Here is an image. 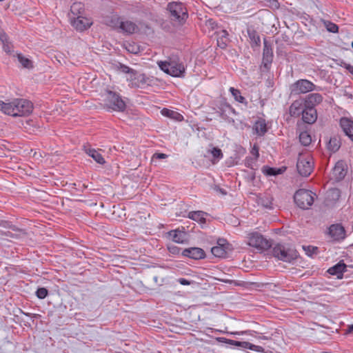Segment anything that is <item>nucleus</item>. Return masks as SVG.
Masks as SVG:
<instances>
[{"mask_svg":"<svg viewBox=\"0 0 353 353\" xmlns=\"http://www.w3.org/2000/svg\"><path fill=\"white\" fill-rule=\"evenodd\" d=\"M32 103L25 99L0 101V111L14 117L28 116L32 112Z\"/></svg>","mask_w":353,"mask_h":353,"instance_id":"nucleus-1","label":"nucleus"},{"mask_svg":"<svg viewBox=\"0 0 353 353\" xmlns=\"http://www.w3.org/2000/svg\"><path fill=\"white\" fill-rule=\"evenodd\" d=\"M102 97L104 105L107 108L117 112L125 110V103L118 93L107 90L104 91Z\"/></svg>","mask_w":353,"mask_h":353,"instance_id":"nucleus-2","label":"nucleus"},{"mask_svg":"<svg viewBox=\"0 0 353 353\" xmlns=\"http://www.w3.org/2000/svg\"><path fill=\"white\" fill-rule=\"evenodd\" d=\"M158 65L164 72L174 77H183L185 71L184 65L176 61H159Z\"/></svg>","mask_w":353,"mask_h":353,"instance_id":"nucleus-3","label":"nucleus"},{"mask_svg":"<svg viewBox=\"0 0 353 353\" xmlns=\"http://www.w3.org/2000/svg\"><path fill=\"white\" fill-rule=\"evenodd\" d=\"M316 194L310 190L300 189L294 196V202L302 209H308L314 203Z\"/></svg>","mask_w":353,"mask_h":353,"instance_id":"nucleus-4","label":"nucleus"},{"mask_svg":"<svg viewBox=\"0 0 353 353\" xmlns=\"http://www.w3.org/2000/svg\"><path fill=\"white\" fill-rule=\"evenodd\" d=\"M167 9L172 19L179 23H183L188 17L186 8L181 2H170L168 4Z\"/></svg>","mask_w":353,"mask_h":353,"instance_id":"nucleus-5","label":"nucleus"},{"mask_svg":"<svg viewBox=\"0 0 353 353\" xmlns=\"http://www.w3.org/2000/svg\"><path fill=\"white\" fill-rule=\"evenodd\" d=\"M274 256L285 262H291L297 257V252L294 248H286L278 244L272 250Z\"/></svg>","mask_w":353,"mask_h":353,"instance_id":"nucleus-6","label":"nucleus"},{"mask_svg":"<svg viewBox=\"0 0 353 353\" xmlns=\"http://www.w3.org/2000/svg\"><path fill=\"white\" fill-rule=\"evenodd\" d=\"M296 168L301 175L303 176H309L314 168L312 157L310 154H300L298 158Z\"/></svg>","mask_w":353,"mask_h":353,"instance_id":"nucleus-7","label":"nucleus"},{"mask_svg":"<svg viewBox=\"0 0 353 353\" xmlns=\"http://www.w3.org/2000/svg\"><path fill=\"white\" fill-rule=\"evenodd\" d=\"M248 245L259 250H268L272 246L271 241L264 238L258 232H252L248 234Z\"/></svg>","mask_w":353,"mask_h":353,"instance_id":"nucleus-8","label":"nucleus"},{"mask_svg":"<svg viewBox=\"0 0 353 353\" xmlns=\"http://www.w3.org/2000/svg\"><path fill=\"white\" fill-rule=\"evenodd\" d=\"M130 81V85L132 88H145L150 85L151 80L144 74H140L136 71L128 78Z\"/></svg>","mask_w":353,"mask_h":353,"instance_id":"nucleus-9","label":"nucleus"},{"mask_svg":"<svg viewBox=\"0 0 353 353\" xmlns=\"http://www.w3.org/2000/svg\"><path fill=\"white\" fill-rule=\"evenodd\" d=\"M314 84L306 79H300L291 86V92L294 94H305L314 89Z\"/></svg>","mask_w":353,"mask_h":353,"instance_id":"nucleus-10","label":"nucleus"},{"mask_svg":"<svg viewBox=\"0 0 353 353\" xmlns=\"http://www.w3.org/2000/svg\"><path fill=\"white\" fill-rule=\"evenodd\" d=\"M72 26L78 31H83L88 29L92 24L90 18L83 15H78L77 17L70 19Z\"/></svg>","mask_w":353,"mask_h":353,"instance_id":"nucleus-11","label":"nucleus"},{"mask_svg":"<svg viewBox=\"0 0 353 353\" xmlns=\"http://www.w3.org/2000/svg\"><path fill=\"white\" fill-rule=\"evenodd\" d=\"M328 234L335 241H343L346 236L344 227L339 223L331 225L328 228Z\"/></svg>","mask_w":353,"mask_h":353,"instance_id":"nucleus-12","label":"nucleus"},{"mask_svg":"<svg viewBox=\"0 0 353 353\" xmlns=\"http://www.w3.org/2000/svg\"><path fill=\"white\" fill-rule=\"evenodd\" d=\"M347 170V164L344 161H337L332 169L331 179L336 181H341L345 176Z\"/></svg>","mask_w":353,"mask_h":353,"instance_id":"nucleus-13","label":"nucleus"},{"mask_svg":"<svg viewBox=\"0 0 353 353\" xmlns=\"http://www.w3.org/2000/svg\"><path fill=\"white\" fill-rule=\"evenodd\" d=\"M229 244L224 239H220L217 241L216 245L212 248V254L219 258L225 257L228 253Z\"/></svg>","mask_w":353,"mask_h":353,"instance_id":"nucleus-14","label":"nucleus"},{"mask_svg":"<svg viewBox=\"0 0 353 353\" xmlns=\"http://www.w3.org/2000/svg\"><path fill=\"white\" fill-rule=\"evenodd\" d=\"M263 65L268 68L273 60V51L271 44L265 39L263 41Z\"/></svg>","mask_w":353,"mask_h":353,"instance_id":"nucleus-15","label":"nucleus"},{"mask_svg":"<svg viewBox=\"0 0 353 353\" xmlns=\"http://www.w3.org/2000/svg\"><path fill=\"white\" fill-rule=\"evenodd\" d=\"M306 107L304 99H299L294 101L290 107V114L292 117H299Z\"/></svg>","mask_w":353,"mask_h":353,"instance_id":"nucleus-16","label":"nucleus"},{"mask_svg":"<svg viewBox=\"0 0 353 353\" xmlns=\"http://www.w3.org/2000/svg\"><path fill=\"white\" fill-rule=\"evenodd\" d=\"M184 256H187L195 260L202 259L205 257L204 250L200 248H190L185 249L183 252Z\"/></svg>","mask_w":353,"mask_h":353,"instance_id":"nucleus-17","label":"nucleus"},{"mask_svg":"<svg viewBox=\"0 0 353 353\" xmlns=\"http://www.w3.org/2000/svg\"><path fill=\"white\" fill-rule=\"evenodd\" d=\"M118 32L126 34H132L137 30V26L132 21L124 19L122 18Z\"/></svg>","mask_w":353,"mask_h":353,"instance_id":"nucleus-18","label":"nucleus"},{"mask_svg":"<svg viewBox=\"0 0 353 353\" xmlns=\"http://www.w3.org/2000/svg\"><path fill=\"white\" fill-rule=\"evenodd\" d=\"M339 123L345 135L353 141V121L347 117H342Z\"/></svg>","mask_w":353,"mask_h":353,"instance_id":"nucleus-19","label":"nucleus"},{"mask_svg":"<svg viewBox=\"0 0 353 353\" xmlns=\"http://www.w3.org/2000/svg\"><path fill=\"white\" fill-rule=\"evenodd\" d=\"M302 119L305 123H314L317 119V112L316 109L306 106L304 112L302 113Z\"/></svg>","mask_w":353,"mask_h":353,"instance_id":"nucleus-20","label":"nucleus"},{"mask_svg":"<svg viewBox=\"0 0 353 353\" xmlns=\"http://www.w3.org/2000/svg\"><path fill=\"white\" fill-rule=\"evenodd\" d=\"M121 20L122 18L119 17L118 14H112L110 16L106 17L104 22L108 26L118 32L119 28H121L120 24Z\"/></svg>","mask_w":353,"mask_h":353,"instance_id":"nucleus-21","label":"nucleus"},{"mask_svg":"<svg viewBox=\"0 0 353 353\" xmlns=\"http://www.w3.org/2000/svg\"><path fill=\"white\" fill-rule=\"evenodd\" d=\"M168 234L174 242L177 243H184L187 241L186 232L179 229L171 230Z\"/></svg>","mask_w":353,"mask_h":353,"instance_id":"nucleus-22","label":"nucleus"},{"mask_svg":"<svg viewBox=\"0 0 353 353\" xmlns=\"http://www.w3.org/2000/svg\"><path fill=\"white\" fill-rule=\"evenodd\" d=\"M323 101V97L319 93H312L308 94L304 101L307 107L315 108V106L321 103Z\"/></svg>","mask_w":353,"mask_h":353,"instance_id":"nucleus-23","label":"nucleus"},{"mask_svg":"<svg viewBox=\"0 0 353 353\" xmlns=\"http://www.w3.org/2000/svg\"><path fill=\"white\" fill-rule=\"evenodd\" d=\"M346 265L343 261H340L335 265L330 268L327 272L331 275L336 276L338 279H341L343 272L346 271Z\"/></svg>","mask_w":353,"mask_h":353,"instance_id":"nucleus-24","label":"nucleus"},{"mask_svg":"<svg viewBox=\"0 0 353 353\" xmlns=\"http://www.w3.org/2000/svg\"><path fill=\"white\" fill-rule=\"evenodd\" d=\"M216 339L219 343H223L239 347L243 350H248L250 343V342L247 341H238L232 339H228L225 337H217Z\"/></svg>","mask_w":353,"mask_h":353,"instance_id":"nucleus-25","label":"nucleus"},{"mask_svg":"<svg viewBox=\"0 0 353 353\" xmlns=\"http://www.w3.org/2000/svg\"><path fill=\"white\" fill-rule=\"evenodd\" d=\"M84 151L89 157H92L97 163L101 165L105 163L104 158L98 150L92 148L90 146H84Z\"/></svg>","mask_w":353,"mask_h":353,"instance_id":"nucleus-26","label":"nucleus"},{"mask_svg":"<svg viewBox=\"0 0 353 353\" xmlns=\"http://www.w3.org/2000/svg\"><path fill=\"white\" fill-rule=\"evenodd\" d=\"M254 133L259 137L263 136L268 131L267 124L264 119H258L253 125Z\"/></svg>","mask_w":353,"mask_h":353,"instance_id":"nucleus-27","label":"nucleus"},{"mask_svg":"<svg viewBox=\"0 0 353 353\" xmlns=\"http://www.w3.org/2000/svg\"><path fill=\"white\" fill-rule=\"evenodd\" d=\"M207 214L203 211H192L188 213V218L198 222L203 227L206 223Z\"/></svg>","mask_w":353,"mask_h":353,"instance_id":"nucleus-28","label":"nucleus"},{"mask_svg":"<svg viewBox=\"0 0 353 353\" xmlns=\"http://www.w3.org/2000/svg\"><path fill=\"white\" fill-rule=\"evenodd\" d=\"M85 9L84 6L81 2H74L70 8V19L77 17L78 15H83Z\"/></svg>","mask_w":353,"mask_h":353,"instance_id":"nucleus-29","label":"nucleus"},{"mask_svg":"<svg viewBox=\"0 0 353 353\" xmlns=\"http://www.w3.org/2000/svg\"><path fill=\"white\" fill-rule=\"evenodd\" d=\"M161 113L163 116L172 119L175 121H181L183 119V117L181 114L168 108H163L161 110Z\"/></svg>","mask_w":353,"mask_h":353,"instance_id":"nucleus-30","label":"nucleus"},{"mask_svg":"<svg viewBox=\"0 0 353 353\" xmlns=\"http://www.w3.org/2000/svg\"><path fill=\"white\" fill-rule=\"evenodd\" d=\"M341 147V141L336 137H331L327 143V148L331 152H336Z\"/></svg>","mask_w":353,"mask_h":353,"instance_id":"nucleus-31","label":"nucleus"},{"mask_svg":"<svg viewBox=\"0 0 353 353\" xmlns=\"http://www.w3.org/2000/svg\"><path fill=\"white\" fill-rule=\"evenodd\" d=\"M248 34L252 46H259L261 44V39L256 30L252 28H248Z\"/></svg>","mask_w":353,"mask_h":353,"instance_id":"nucleus-32","label":"nucleus"},{"mask_svg":"<svg viewBox=\"0 0 353 353\" xmlns=\"http://www.w3.org/2000/svg\"><path fill=\"white\" fill-rule=\"evenodd\" d=\"M285 170V168H276L268 166H263L262 172L266 176H276L282 174Z\"/></svg>","mask_w":353,"mask_h":353,"instance_id":"nucleus-33","label":"nucleus"},{"mask_svg":"<svg viewBox=\"0 0 353 353\" xmlns=\"http://www.w3.org/2000/svg\"><path fill=\"white\" fill-rule=\"evenodd\" d=\"M229 90L232 94V97H234V99H235V101L241 103H247L245 97L241 95V93L239 90L231 87L230 88Z\"/></svg>","mask_w":353,"mask_h":353,"instance_id":"nucleus-34","label":"nucleus"},{"mask_svg":"<svg viewBox=\"0 0 353 353\" xmlns=\"http://www.w3.org/2000/svg\"><path fill=\"white\" fill-rule=\"evenodd\" d=\"M259 204L267 209L272 208V198L270 196H263L259 198Z\"/></svg>","mask_w":353,"mask_h":353,"instance_id":"nucleus-35","label":"nucleus"},{"mask_svg":"<svg viewBox=\"0 0 353 353\" xmlns=\"http://www.w3.org/2000/svg\"><path fill=\"white\" fill-rule=\"evenodd\" d=\"M299 141L305 146L309 145L312 142V137L307 131L301 132L299 134Z\"/></svg>","mask_w":353,"mask_h":353,"instance_id":"nucleus-36","label":"nucleus"},{"mask_svg":"<svg viewBox=\"0 0 353 353\" xmlns=\"http://www.w3.org/2000/svg\"><path fill=\"white\" fill-rule=\"evenodd\" d=\"M126 50L132 54H137L139 52V46L134 42H126L123 44Z\"/></svg>","mask_w":353,"mask_h":353,"instance_id":"nucleus-37","label":"nucleus"},{"mask_svg":"<svg viewBox=\"0 0 353 353\" xmlns=\"http://www.w3.org/2000/svg\"><path fill=\"white\" fill-rule=\"evenodd\" d=\"M324 23L327 31L332 33H336L339 31V27L336 24L328 21H325Z\"/></svg>","mask_w":353,"mask_h":353,"instance_id":"nucleus-38","label":"nucleus"},{"mask_svg":"<svg viewBox=\"0 0 353 353\" xmlns=\"http://www.w3.org/2000/svg\"><path fill=\"white\" fill-rule=\"evenodd\" d=\"M327 197L332 196L334 200H337V199H339V198L340 196V191L337 188L330 189L327 192Z\"/></svg>","mask_w":353,"mask_h":353,"instance_id":"nucleus-39","label":"nucleus"},{"mask_svg":"<svg viewBox=\"0 0 353 353\" xmlns=\"http://www.w3.org/2000/svg\"><path fill=\"white\" fill-rule=\"evenodd\" d=\"M210 153L212 154V157L217 160L221 159L223 157L221 150L217 148H213L210 150Z\"/></svg>","mask_w":353,"mask_h":353,"instance_id":"nucleus-40","label":"nucleus"},{"mask_svg":"<svg viewBox=\"0 0 353 353\" xmlns=\"http://www.w3.org/2000/svg\"><path fill=\"white\" fill-rule=\"evenodd\" d=\"M18 60L24 68H28L31 66V61L20 54H18Z\"/></svg>","mask_w":353,"mask_h":353,"instance_id":"nucleus-41","label":"nucleus"},{"mask_svg":"<svg viewBox=\"0 0 353 353\" xmlns=\"http://www.w3.org/2000/svg\"><path fill=\"white\" fill-rule=\"evenodd\" d=\"M256 333L255 331L253 330H245V331H239V332H228V334L231 335H244V334H248L250 336H254V334Z\"/></svg>","mask_w":353,"mask_h":353,"instance_id":"nucleus-42","label":"nucleus"},{"mask_svg":"<svg viewBox=\"0 0 353 353\" xmlns=\"http://www.w3.org/2000/svg\"><path fill=\"white\" fill-rule=\"evenodd\" d=\"M36 295L39 299H43L48 295V290L44 288H40L37 290Z\"/></svg>","mask_w":353,"mask_h":353,"instance_id":"nucleus-43","label":"nucleus"},{"mask_svg":"<svg viewBox=\"0 0 353 353\" xmlns=\"http://www.w3.org/2000/svg\"><path fill=\"white\" fill-rule=\"evenodd\" d=\"M252 351L256 352H265L268 353L267 352H265L264 348L262 346L254 345L252 343H250L249 349Z\"/></svg>","mask_w":353,"mask_h":353,"instance_id":"nucleus-44","label":"nucleus"},{"mask_svg":"<svg viewBox=\"0 0 353 353\" xmlns=\"http://www.w3.org/2000/svg\"><path fill=\"white\" fill-rule=\"evenodd\" d=\"M120 69L121 72L125 74H129L130 76L131 74H133V73L135 72L134 70L131 69L130 67L125 65H121Z\"/></svg>","mask_w":353,"mask_h":353,"instance_id":"nucleus-45","label":"nucleus"},{"mask_svg":"<svg viewBox=\"0 0 353 353\" xmlns=\"http://www.w3.org/2000/svg\"><path fill=\"white\" fill-rule=\"evenodd\" d=\"M303 248L305 250L306 254L308 256H311L313 253H315L317 250V248L316 247H310V246H303Z\"/></svg>","mask_w":353,"mask_h":353,"instance_id":"nucleus-46","label":"nucleus"},{"mask_svg":"<svg viewBox=\"0 0 353 353\" xmlns=\"http://www.w3.org/2000/svg\"><path fill=\"white\" fill-rule=\"evenodd\" d=\"M0 40L2 43H5L8 42V36L3 31H0Z\"/></svg>","mask_w":353,"mask_h":353,"instance_id":"nucleus-47","label":"nucleus"},{"mask_svg":"<svg viewBox=\"0 0 353 353\" xmlns=\"http://www.w3.org/2000/svg\"><path fill=\"white\" fill-rule=\"evenodd\" d=\"M166 157H167V155L165 154L155 153L152 156V159H165Z\"/></svg>","mask_w":353,"mask_h":353,"instance_id":"nucleus-48","label":"nucleus"},{"mask_svg":"<svg viewBox=\"0 0 353 353\" xmlns=\"http://www.w3.org/2000/svg\"><path fill=\"white\" fill-rule=\"evenodd\" d=\"M251 152L252 154H254L255 156L256 159H257L259 157V148L256 145H254L253 146Z\"/></svg>","mask_w":353,"mask_h":353,"instance_id":"nucleus-49","label":"nucleus"},{"mask_svg":"<svg viewBox=\"0 0 353 353\" xmlns=\"http://www.w3.org/2000/svg\"><path fill=\"white\" fill-rule=\"evenodd\" d=\"M179 283L183 285H188L190 284V282L185 279L181 278L179 279Z\"/></svg>","mask_w":353,"mask_h":353,"instance_id":"nucleus-50","label":"nucleus"},{"mask_svg":"<svg viewBox=\"0 0 353 353\" xmlns=\"http://www.w3.org/2000/svg\"><path fill=\"white\" fill-rule=\"evenodd\" d=\"M345 69L353 75V66L350 64H345Z\"/></svg>","mask_w":353,"mask_h":353,"instance_id":"nucleus-51","label":"nucleus"},{"mask_svg":"<svg viewBox=\"0 0 353 353\" xmlns=\"http://www.w3.org/2000/svg\"><path fill=\"white\" fill-rule=\"evenodd\" d=\"M3 48L5 52H10V46L8 45V41L7 43H3Z\"/></svg>","mask_w":353,"mask_h":353,"instance_id":"nucleus-52","label":"nucleus"},{"mask_svg":"<svg viewBox=\"0 0 353 353\" xmlns=\"http://www.w3.org/2000/svg\"><path fill=\"white\" fill-rule=\"evenodd\" d=\"M256 339L259 340H270L271 337L264 336V335H260V336H257Z\"/></svg>","mask_w":353,"mask_h":353,"instance_id":"nucleus-53","label":"nucleus"},{"mask_svg":"<svg viewBox=\"0 0 353 353\" xmlns=\"http://www.w3.org/2000/svg\"><path fill=\"white\" fill-rule=\"evenodd\" d=\"M353 331V325H350L348 326L347 327V333H350Z\"/></svg>","mask_w":353,"mask_h":353,"instance_id":"nucleus-54","label":"nucleus"},{"mask_svg":"<svg viewBox=\"0 0 353 353\" xmlns=\"http://www.w3.org/2000/svg\"><path fill=\"white\" fill-rule=\"evenodd\" d=\"M169 249L170 252L172 253H174L178 250L176 247L170 248Z\"/></svg>","mask_w":353,"mask_h":353,"instance_id":"nucleus-55","label":"nucleus"},{"mask_svg":"<svg viewBox=\"0 0 353 353\" xmlns=\"http://www.w3.org/2000/svg\"><path fill=\"white\" fill-rule=\"evenodd\" d=\"M352 48H353V41H352Z\"/></svg>","mask_w":353,"mask_h":353,"instance_id":"nucleus-56","label":"nucleus"}]
</instances>
